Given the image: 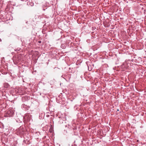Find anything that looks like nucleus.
I'll use <instances>...</instances> for the list:
<instances>
[{
  "label": "nucleus",
  "mask_w": 146,
  "mask_h": 146,
  "mask_svg": "<svg viewBox=\"0 0 146 146\" xmlns=\"http://www.w3.org/2000/svg\"><path fill=\"white\" fill-rule=\"evenodd\" d=\"M14 114V111L12 109L9 110L7 113V115L8 117H12Z\"/></svg>",
  "instance_id": "f257e3e1"
},
{
  "label": "nucleus",
  "mask_w": 146,
  "mask_h": 146,
  "mask_svg": "<svg viewBox=\"0 0 146 146\" xmlns=\"http://www.w3.org/2000/svg\"><path fill=\"white\" fill-rule=\"evenodd\" d=\"M9 86V84L7 83H5L4 84V87L5 88H7Z\"/></svg>",
  "instance_id": "f03ea898"
},
{
  "label": "nucleus",
  "mask_w": 146,
  "mask_h": 146,
  "mask_svg": "<svg viewBox=\"0 0 146 146\" xmlns=\"http://www.w3.org/2000/svg\"><path fill=\"white\" fill-rule=\"evenodd\" d=\"M61 47L63 49H64L66 47V45L64 44H62L61 45Z\"/></svg>",
  "instance_id": "7ed1b4c3"
},
{
  "label": "nucleus",
  "mask_w": 146,
  "mask_h": 146,
  "mask_svg": "<svg viewBox=\"0 0 146 146\" xmlns=\"http://www.w3.org/2000/svg\"><path fill=\"white\" fill-rule=\"evenodd\" d=\"M30 115L29 114H28V121H30L31 120L32 121V119L31 118V116H30Z\"/></svg>",
  "instance_id": "20e7f679"
},
{
  "label": "nucleus",
  "mask_w": 146,
  "mask_h": 146,
  "mask_svg": "<svg viewBox=\"0 0 146 146\" xmlns=\"http://www.w3.org/2000/svg\"><path fill=\"white\" fill-rule=\"evenodd\" d=\"M21 48H17L16 50L15 49V50H16L17 51H19L20 50Z\"/></svg>",
  "instance_id": "39448f33"
},
{
  "label": "nucleus",
  "mask_w": 146,
  "mask_h": 146,
  "mask_svg": "<svg viewBox=\"0 0 146 146\" xmlns=\"http://www.w3.org/2000/svg\"><path fill=\"white\" fill-rule=\"evenodd\" d=\"M33 5V3H31V5L32 6Z\"/></svg>",
  "instance_id": "423d86ee"
},
{
  "label": "nucleus",
  "mask_w": 146,
  "mask_h": 146,
  "mask_svg": "<svg viewBox=\"0 0 146 146\" xmlns=\"http://www.w3.org/2000/svg\"><path fill=\"white\" fill-rule=\"evenodd\" d=\"M39 43H41V41H39L38 42Z\"/></svg>",
  "instance_id": "0eeeda50"
},
{
  "label": "nucleus",
  "mask_w": 146,
  "mask_h": 146,
  "mask_svg": "<svg viewBox=\"0 0 146 146\" xmlns=\"http://www.w3.org/2000/svg\"><path fill=\"white\" fill-rule=\"evenodd\" d=\"M28 145H29V146H31V145H30V144H28Z\"/></svg>",
  "instance_id": "6e6552de"
},
{
  "label": "nucleus",
  "mask_w": 146,
  "mask_h": 146,
  "mask_svg": "<svg viewBox=\"0 0 146 146\" xmlns=\"http://www.w3.org/2000/svg\"><path fill=\"white\" fill-rule=\"evenodd\" d=\"M23 106H24V104H23Z\"/></svg>",
  "instance_id": "1a4fd4ad"
}]
</instances>
